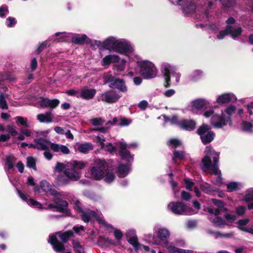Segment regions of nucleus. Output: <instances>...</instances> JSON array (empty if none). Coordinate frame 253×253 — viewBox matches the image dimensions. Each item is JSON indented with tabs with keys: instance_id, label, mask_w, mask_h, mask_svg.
Wrapping results in <instances>:
<instances>
[{
	"instance_id": "49530a36",
	"label": "nucleus",
	"mask_w": 253,
	"mask_h": 253,
	"mask_svg": "<svg viewBox=\"0 0 253 253\" xmlns=\"http://www.w3.org/2000/svg\"><path fill=\"white\" fill-rule=\"evenodd\" d=\"M40 186L41 190L42 191L46 192H48L50 190V188L51 187V186L50 185L49 183L45 180L41 181V182H40Z\"/></svg>"
},
{
	"instance_id": "37998d69",
	"label": "nucleus",
	"mask_w": 253,
	"mask_h": 253,
	"mask_svg": "<svg viewBox=\"0 0 253 253\" xmlns=\"http://www.w3.org/2000/svg\"><path fill=\"white\" fill-rule=\"evenodd\" d=\"M48 41H45L41 43L37 48V49L35 50V52L36 55H39L41 52H42L43 50H44L47 45Z\"/></svg>"
},
{
	"instance_id": "338daca9",
	"label": "nucleus",
	"mask_w": 253,
	"mask_h": 253,
	"mask_svg": "<svg viewBox=\"0 0 253 253\" xmlns=\"http://www.w3.org/2000/svg\"><path fill=\"white\" fill-rule=\"evenodd\" d=\"M123 234L119 229H116L114 231V236L117 240L120 241L123 237Z\"/></svg>"
},
{
	"instance_id": "f03ea898",
	"label": "nucleus",
	"mask_w": 253,
	"mask_h": 253,
	"mask_svg": "<svg viewBox=\"0 0 253 253\" xmlns=\"http://www.w3.org/2000/svg\"><path fill=\"white\" fill-rule=\"evenodd\" d=\"M108 164L104 160L98 159L95 161V165L91 169V175L96 180L103 178L105 173L108 170Z\"/></svg>"
},
{
	"instance_id": "1a4fd4ad",
	"label": "nucleus",
	"mask_w": 253,
	"mask_h": 253,
	"mask_svg": "<svg viewBox=\"0 0 253 253\" xmlns=\"http://www.w3.org/2000/svg\"><path fill=\"white\" fill-rule=\"evenodd\" d=\"M53 202L56 204V211L69 215L70 210L68 209L67 201L59 197H55L53 199Z\"/></svg>"
},
{
	"instance_id": "4d7b16f0",
	"label": "nucleus",
	"mask_w": 253,
	"mask_h": 253,
	"mask_svg": "<svg viewBox=\"0 0 253 253\" xmlns=\"http://www.w3.org/2000/svg\"><path fill=\"white\" fill-rule=\"evenodd\" d=\"M168 120L170 123L172 125H177L179 126V122L178 120V117L176 115H173L171 116L170 118H168Z\"/></svg>"
},
{
	"instance_id": "79ce46f5",
	"label": "nucleus",
	"mask_w": 253,
	"mask_h": 253,
	"mask_svg": "<svg viewBox=\"0 0 253 253\" xmlns=\"http://www.w3.org/2000/svg\"><path fill=\"white\" fill-rule=\"evenodd\" d=\"M66 169V165L64 164L57 162L54 169L56 172L60 173H62Z\"/></svg>"
},
{
	"instance_id": "4be33fe9",
	"label": "nucleus",
	"mask_w": 253,
	"mask_h": 253,
	"mask_svg": "<svg viewBox=\"0 0 253 253\" xmlns=\"http://www.w3.org/2000/svg\"><path fill=\"white\" fill-rule=\"evenodd\" d=\"M35 143H36L37 149L39 150H48V147L46 144L50 143V141L40 137L34 139Z\"/></svg>"
},
{
	"instance_id": "72a5a7b5",
	"label": "nucleus",
	"mask_w": 253,
	"mask_h": 253,
	"mask_svg": "<svg viewBox=\"0 0 253 253\" xmlns=\"http://www.w3.org/2000/svg\"><path fill=\"white\" fill-rule=\"evenodd\" d=\"M214 226L219 228L223 227L226 225L225 221L220 216H217L211 220Z\"/></svg>"
},
{
	"instance_id": "ddd939ff",
	"label": "nucleus",
	"mask_w": 253,
	"mask_h": 253,
	"mask_svg": "<svg viewBox=\"0 0 253 253\" xmlns=\"http://www.w3.org/2000/svg\"><path fill=\"white\" fill-rule=\"evenodd\" d=\"M192 111H205L210 107L209 102L203 98L195 99L192 102Z\"/></svg>"
},
{
	"instance_id": "e2e57ef3",
	"label": "nucleus",
	"mask_w": 253,
	"mask_h": 253,
	"mask_svg": "<svg viewBox=\"0 0 253 253\" xmlns=\"http://www.w3.org/2000/svg\"><path fill=\"white\" fill-rule=\"evenodd\" d=\"M48 144H49L50 146V149L54 152H58L60 151V146L56 143H52L50 141V143H48Z\"/></svg>"
},
{
	"instance_id": "774afa93",
	"label": "nucleus",
	"mask_w": 253,
	"mask_h": 253,
	"mask_svg": "<svg viewBox=\"0 0 253 253\" xmlns=\"http://www.w3.org/2000/svg\"><path fill=\"white\" fill-rule=\"evenodd\" d=\"M148 105V103L147 102V101H146V100H142L138 104V107L141 109V110H144L146 109V108L147 107Z\"/></svg>"
},
{
	"instance_id": "c756f323",
	"label": "nucleus",
	"mask_w": 253,
	"mask_h": 253,
	"mask_svg": "<svg viewBox=\"0 0 253 253\" xmlns=\"http://www.w3.org/2000/svg\"><path fill=\"white\" fill-rule=\"evenodd\" d=\"M129 167L126 164H120L118 168V172L119 177H124L128 173Z\"/></svg>"
},
{
	"instance_id": "6e6552de",
	"label": "nucleus",
	"mask_w": 253,
	"mask_h": 253,
	"mask_svg": "<svg viewBox=\"0 0 253 253\" xmlns=\"http://www.w3.org/2000/svg\"><path fill=\"white\" fill-rule=\"evenodd\" d=\"M231 122V117L228 116L226 118L224 115H213L211 118V123L216 128H221L226 126L228 122Z\"/></svg>"
},
{
	"instance_id": "423d86ee",
	"label": "nucleus",
	"mask_w": 253,
	"mask_h": 253,
	"mask_svg": "<svg viewBox=\"0 0 253 253\" xmlns=\"http://www.w3.org/2000/svg\"><path fill=\"white\" fill-rule=\"evenodd\" d=\"M140 74L145 79H151L155 76V68L153 64L148 61L140 62L138 64Z\"/></svg>"
},
{
	"instance_id": "f257e3e1",
	"label": "nucleus",
	"mask_w": 253,
	"mask_h": 253,
	"mask_svg": "<svg viewBox=\"0 0 253 253\" xmlns=\"http://www.w3.org/2000/svg\"><path fill=\"white\" fill-rule=\"evenodd\" d=\"M227 24L224 30L219 31L217 35V38L219 40H222L227 35H230L231 37L235 39L240 36L243 32V29L241 27L235 28L231 25L236 23L235 18L230 16L226 21Z\"/></svg>"
},
{
	"instance_id": "69168bd1",
	"label": "nucleus",
	"mask_w": 253,
	"mask_h": 253,
	"mask_svg": "<svg viewBox=\"0 0 253 253\" xmlns=\"http://www.w3.org/2000/svg\"><path fill=\"white\" fill-rule=\"evenodd\" d=\"M82 219L86 223H88L90 220V218L87 211H84L82 213L81 215Z\"/></svg>"
},
{
	"instance_id": "c03bdc74",
	"label": "nucleus",
	"mask_w": 253,
	"mask_h": 253,
	"mask_svg": "<svg viewBox=\"0 0 253 253\" xmlns=\"http://www.w3.org/2000/svg\"><path fill=\"white\" fill-rule=\"evenodd\" d=\"M0 108L2 109H8V105L5 99V97L2 93L0 94Z\"/></svg>"
},
{
	"instance_id": "052dcab7",
	"label": "nucleus",
	"mask_w": 253,
	"mask_h": 253,
	"mask_svg": "<svg viewBox=\"0 0 253 253\" xmlns=\"http://www.w3.org/2000/svg\"><path fill=\"white\" fill-rule=\"evenodd\" d=\"M8 12V6L6 5H2L0 7V17L3 18L5 16L4 12Z\"/></svg>"
},
{
	"instance_id": "0e129e2a",
	"label": "nucleus",
	"mask_w": 253,
	"mask_h": 253,
	"mask_svg": "<svg viewBox=\"0 0 253 253\" xmlns=\"http://www.w3.org/2000/svg\"><path fill=\"white\" fill-rule=\"evenodd\" d=\"M66 93L70 96H74L77 97H80V92L75 89H69L66 91Z\"/></svg>"
},
{
	"instance_id": "cd10ccee",
	"label": "nucleus",
	"mask_w": 253,
	"mask_h": 253,
	"mask_svg": "<svg viewBox=\"0 0 253 253\" xmlns=\"http://www.w3.org/2000/svg\"><path fill=\"white\" fill-rule=\"evenodd\" d=\"M162 72L164 74L165 81L164 85L165 88H169L170 85V71L167 67H164L162 69Z\"/></svg>"
},
{
	"instance_id": "39448f33",
	"label": "nucleus",
	"mask_w": 253,
	"mask_h": 253,
	"mask_svg": "<svg viewBox=\"0 0 253 253\" xmlns=\"http://www.w3.org/2000/svg\"><path fill=\"white\" fill-rule=\"evenodd\" d=\"M104 79L106 81V84L109 83V86L110 88L117 89L123 93L127 92V87L124 80L117 78L110 74L106 75Z\"/></svg>"
},
{
	"instance_id": "ea45409f",
	"label": "nucleus",
	"mask_w": 253,
	"mask_h": 253,
	"mask_svg": "<svg viewBox=\"0 0 253 253\" xmlns=\"http://www.w3.org/2000/svg\"><path fill=\"white\" fill-rule=\"evenodd\" d=\"M127 242L131 245L135 250L138 249L140 244L138 243V239L136 236H132L127 240Z\"/></svg>"
},
{
	"instance_id": "c85d7f7f",
	"label": "nucleus",
	"mask_w": 253,
	"mask_h": 253,
	"mask_svg": "<svg viewBox=\"0 0 253 253\" xmlns=\"http://www.w3.org/2000/svg\"><path fill=\"white\" fill-rule=\"evenodd\" d=\"M231 101L230 93H223L220 95L216 99V102L218 104H226Z\"/></svg>"
},
{
	"instance_id": "3c124183",
	"label": "nucleus",
	"mask_w": 253,
	"mask_h": 253,
	"mask_svg": "<svg viewBox=\"0 0 253 253\" xmlns=\"http://www.w3.org/2000/svg\"><path fill=\"white\" fill-rule=\"evenodd\" d=\"M223 6L226 7H233L236 3L235 0H219Z\"/></svg>"
},
{
	"instance_id": "f3484780",
	"label": "nucleus",
	"mask_w": 253,
	"mask_h": 253,
	"mask_svg": "<svg viewBox=\"0 0 253 253\" xmlns=\"http://www.w3.org/2000/svg\"><path fill=\"white\" fill-rule=\"evenodd\" d=\"M115 51L121 54H126L131 52V47L126 42L117 40Z\"/></svg>"
},
{
	"instance_id": "7ed1b4c3",
	"label": "nucleus",
	"mask_w": 253,
	"mask_h": 253,
	"mask_svg": "<svg viewBox=\"0 0 253 253\" xmlns=\"http://www.w3.org/2000/svg\"><path fill=\"white\" fill-rule=\"evenodd\" d=\"M211 129V127L209 125L203 124L197 130L196 133L200 135L201 141L204 145L209 144L212 141L215 136V133Z\"/></svg>"
},
{
	"instance_id": "bb28decb",
	"label": "nucleus",
	"mask_w": 253,
	"mask_h": 253,
	"mask_svg": "<svg viewBox=\"0 0 253 253\" xmlns=\"http://www.w3.org/2000/svg\"><path fill=\"white\" fill-rule=\"evenodd\" d=\"M93 145L90 142H85L80 144L78 146V150L82 153L87 154L88 152L93 149Z\"/></svg>"
},
{
	"instance_id": "7c9ffc66",
	"label": "nucleus",
	"mask_w": 253,
	"mask_h": 253,
	"mask_svg": "<svg viewBox=\"0 0 253 253\" xmlns=\"http://www.w3.org/2000/svg\"><path fill=\"white\" fill-rule=\"evenodd\" d=\"M56 180L59 184L66 185L69 184L70 182L68 179L66 174H65V172L63 171L62 173H59L56 177Z\"/></svg>"
},
{
	"instance_id": "6e6d98bb",
	"label": "nucleus",
	"mask_w": 253,
	"mask_h": 253,
	"mask_svg": "<svg viewBox=\"0 0 253 253\" xmlns=\"http://www.w3.org/2000/svg\"><path fill=\"white\" fill-rule=\"evenodd\" d=\"M246 209L245 206H240L236 208V212L238 215H243L245 213Z\"/></svg>"
},
{
	"instance_id": "de8ad7c7",
	"label": "nucleus",
	"mask_w": 253,
	"mask_h": 253,
	"mask_svg": "<svg viewBox=\"0 0 253 253\" xmlns=\"http://www.w3.org/2000/svg\"><path fill=\"white\" fill-rule=\"evenodd\" d=\"M115 175L113 172L106 171L104 180L107 183L112 182L115 178Z\"/></svg>"
},
{
	"instance_id": "5fc2aeb1",
	"label": "nucleus",
	"mask_w": 253,
	"mask_h": 253,
	"mask_svg": "<svg viewBox=\"0 0 253 253\" xmlns=\"http://www.w3.org/2000/svg\"><path fill=\"white\" fill-rule=\"evenodd\" d=\"M211 201L214 205L217 206L218 208H223V207H224L225 205V204L222 201L216 199L212 198L211 199Z\"/></svg>"
},
{
	"instance_id": "5701e85b",
	"label": "nucleus",
	"mask_w": 253,
	"mask_h": 253,
	"mask_svg": "<svg viewBox=\"0 0 253 253\" xmlns=\"http://www.w3.org/2000/svg\"><path fill=\"white\" fill-rule=\"evenodd\" d=\"M120 57L117 55H108L105 56L102 61L103 66L108 65L112 63H118L120 61Z\"/></svg>"
},
{
	"instance_id": "393cba45",
	"label": "nucleus",
	"mask_w": 253,
	"mask_h": 253,
	"mask_svg": "<svg viewBox=\"0 0 253 253\" xmlns=\"http://www.w3.org/2000/svg\"><path fill=\"white\" fill-rule=\"evenodd\" d=\"M96 93L94 89H83L80 93V97L84 99H90L92 98Z\"/></svg>"
},
{
	"instance_id": "2f4dec72",
	"label": "nucleus",
	"mask_w": 253,
	"mask_h": 253,
	"mask_svg": "<svg viewBox=\"0 0 253 253\" xmlns=\"http://www.w3.org/2000/svg\"><path fill=\"white\" fill-rule=\"evenodd\" d=\"M185 159V153L183 151H179L175 150L173 152L172 161L173 163L176 164L177 161L183 160Z\"/></svg>"
},
{
	"instance_id": "a18cd8bd",
	"label": "nucleus",
	"mask_w": 253,
	"mask_h": 253,
	"mask_svg": "<svg viewBox=\"0 0 253 253\" xmlns=\"http://www.w3.org/2000/svg\"><path fill=\"white\" fill-rule=\"evenodd\" d=\"M227 191L231 192L236 191L237 189L238 185L236 182H231L227 185Z\"/></svg>"
},
{
	"instance_id": "20e7f679",
	"label": "nucleus",
	"mask_w": 253,
	"mask_h": 253,
	"mask_svg": "<svg viewBox=\"0 0 253 253\" xmlns=\"http://www.w3.org/2000/svg\"><path fill=\"white\" fill-rule=\"evenodd\" d=\"M171 211L175 214L193 215L196 213L190 207L187 206L182 202H172L168 205Z\"/></svg>"
},
{
	"instance_id": "e433bc0d",
	"label": "nucleus",
	"mask_w": 253,
	"mask_h": 253,
	"mask_svg": "<svg viewBox=\"0 0 253 253\" xmlns=\"http://www.w3.org/2000/svg\"><path fill=\"white\" fill-rule=\"evenodd\" d=\"M72 244L76 253H85L84 248L79 241L73 240Z\"/></svg>"
},
{
	"instance_id": "a211bd4d",
	"label": "nucleus",
	"mask_w": 253,
	"mask_h": 253,
	"mask_svg": "<svg viewBox=\"0 0 253 253\" xmlns=\"http://www.w3.org/2000/svg\"><path fill=\"white\" fill-rule=\"evenodd\" d=\"M196 124V121L194 120L183 119L180 121L179 126L183 129L192 131L195 129Z\"/></svg>"
},
{
	"instance_id": "9b49d317",
	"label": "nucleus",
	"mask_w": 253,
	"mask_h": 253,
	"mask_svg": "<svg viewBox=\"0 0 253 253\" xmlns=\"http://www.w3.org/2000/svg\"><path fill=\"white\" fill-rule=\"evenodd\" d=\"M121 97L116 91L111 90L106 92L102 96V101L108 103H114L117 102Z\"/></svg>"
},
{
	"instance_id": "473e14b6",
	"label": "nucleus",
	"mask_w": 253,
	"mask_h": 253,
	"mask_svg": "<svg viewBox=\"0 0 253 253\" xmlns=\"http://www.w3.org/2000/svg\"><path fill=\"white\" fill-rule=\"evenodd\" d=\"M16 158L13 155L6 156L5 159V164L7 166L8 170L14 169V164L16 160Z\"/></svg>"
},
{
	"instance_id": "c9c22d12",
	"label": "nucleus",
	"mask_w": 253,
	"mask_h": 253,
	"mask_svg": "<svg viewBox=\"0 0 253 253\" xmlns=\"http://www.w3.org/2000/svg\"><path fill=\"white\" fill-rule=\"evenodd\" d=\"M212 157L210 155H207L202 159V162L203 164L204 167L206 169H210L211 165L212 164L211 163V159Z\"/></svg>"
},
{
	"instance_id": "f8f14e48",
	"label": "nucleus",
	"mask_w": 253,
	"mask_h": 253,
	"mask_svg": "<svg viewBox=\"0 0 253 253\" xmlns=\"http://www.w3.org/2000/svg\"><path fill=\"white\" fill-rule=\"evenodd\" d=\"M117 40L113 38L110 37L105 40L103 42H101L100 41H95V44L98 46H101L103 49H105L109 50H115Z\"/></svg>"
},
{
	"instance_id": "a19ab883",
	"label": "nucleus",
	"mask_w": 253,
	"mask_h": 253,
	"mask_svg": "<svg viewBox=\"0 0 253 253\" xmlns=\"http://www.w3.org/2000/svg\"><path fill=\"white\" fill-rule=\"evenodd\" d=\"M168 146H172L174 148L181 146L182 143L176 138H171L167 142Z\"/></svg>"
},
{
	"instance_id": "680f3d73",
	"label": "nucleus",
	"mask_w": 253,
	"mask_h": 253,
	"mask_svg": "<svg viewBox=\"0 0 253 253\" xmlns=\"http://www.w3.org/2000/svg\"><path fill=\"white\" fill-rule=\"evenodd\" d=\"M181 198L183 200L189 201L191 198V195L189 192L182 191L181 193Z\"/></svg>"
},
{
	"instance_id": "864d4df0",
	"label": "nucleus",
	"mask_w": 253,
	"mask_h": 253,
	"mask_svg": "<svg viewBox=\"0 0 253 253\" xmlns=\"http://www.w3.org/2000/svg\"><path fill=\"white\" fill-rule=\"evenodd\" d=\"M168 249L169 250V251L173 253H186V250L179 249L172 246H169L168 247Z\"/></svg>"
},
{
	"instance_id": "f704fd0d",
	"label": "nucleus",
	"mask_w": 253,
	"mask_h": 253,
	"mask_svg": "<svg viewBox=\"0 0 253 253\" xmlns=\"http://www.w3.org/2000/svg\"><path fill=\"white\" fill-rule=\"evenodd\" d=\"M74 236L73 232L72 230H67L62 233H61L59 235V237L61 240V241L63 243H66L69 239L72 237Z\"/></svg>"
},
{
	"instance_id": "603ef678",
	"label": "nucleus",
	"mask_w": 253,
	"mask_h": 253,
	"mask_svg": "<svg viewBox=\"0 0 253 253\" xmlns=\"http://www.w3.org/2000/svg\"><path fill=\"white\" fill-rule=\"evenodd\" d=\"M244 200L248 203L253 201V188L251 189L244 197Z\"/></svg>"
},
{
	"instance_id": "2eb2a0df",
	"label": "nucleus",
	"mask_w": 253,
	"mask_h": 253,
	"mask_svg": "<svg viewBox=\"0 0 253 253\" xmlns=\"http://www.w3.org/2000/svg\"><path fill=\"white\" fill-rule=\"evenodd\" d=\"M182 9L185 14H193L196 12V5L193 0H184Z\"/></svg>"
},
{
	"instance_id": "dca6fc26",
	"label": "nucleus",
	"mask_w": 253,
	"mask_h": 253,
	"mask_svg": "<svg viewBox=\"0 0 253 253\" xmlns=\"http://www.w3.org/2000/svg\"><path fill=\"white\" fill-rule=\"evenodd\" d=\"M48 242L53 246V248L56 252L63 253L65 250L64 245L60 243L57 239L55 235H50Z\"/></svg>"
},
{
	"instance_id": "4c0bfd02",
	"label": "nucleus",
	"mask_w": 253,
	"mask_h": 253,
	"mask_svg": "<svg viewBox=\"0 0 253 253\" xmlns=\"http://www.w3.org/2000/svg\"><path fill=\"white\" fill-rule=\"evenodd\" d=\"M27 167L32 169L35 170H37L36 160L32 156H29L27 158Z\"/></svg>"
},
{
	"instance_id": "58836bf2",
	"label": "nucleus",
	"mask_w": 253,
	"mask_h": 253,
	"mask_svg": "<svg viewBox=\"0 0 253 253\" xmlns=\"http://www.w3.org/2000/svg\"><path fill=\"white\" fill-rule=\"evenodd\" d=\"M242 126L243 130L249 132H253V124L252 123L244 121L242 123Z\"/></svg>"
},
{
	"instance_id": "09e8293b",
	"label": "nucleus",
	"mask_w": 253,
	"mask_h": 253,
	"mask_svg": "<svg viewBox=\"0 0 253 253\" xmlns=\"http://www.w3.org/2000/svg\"><path fill=\"white\" fill-rule=\"evenodd\" d=\"M27 204L35 208H38L39 209H42V205L40 202L34 200L32 198H30L27 202Z\"/></svg>"
},
{
	"instance_id": "13d9d810",
	"label": "nucleus",
	"mask_w": 253,
	"mask_h": 253,
	"mask_svg": "<svg viewBox=\"0 0 253 253\" xmlns=\"http://www.w3.org/2000/svg\"><path fill=\"white\" fill-rule=\"evenodd\" d=\"M7 131L10 134V136H15L18 134V131L10 125L7 126Z\"/></svg>"
},
{
	"instance_id": "9d476101",
	"label": "nucleus",
	"mask_w": 253,
	"mask_h": 253,
	"mask_svg": "<svg viewBox=\"0 0 253 253\" xmlns=\"http://www.w3.org/2000/svg\"><path fill=\"white\" fill-rule=\"evenodd\" d=\"M157 237L159 240L156 241V244L167 246L168 245V240L170 237V232L166 228H160L157 233Z\"/></svg>"
},
{
	"instance_id": "8fccbe9b",
	"label": "nucleus",
	"mask_w": 253,
	"mask_h": 253,
	"mask_svg": "<svg viewBox=\"0 0 253 253\" xmlns=\"http://www.w3.org/2000/svg\"><path fill=\"white\" fill-rule=\"evenodd\" d=\"M16 123L17 124H19L20 125L25 126L26 127H28V125H27L28 119L27 118H24L21 116H17L16 118Z\"/></svg>"
},
{
	"instance_id": "0eeeda50",
	"label": "nucleus",
	"mask_w": 253,
	"mask_h": 253,
	"mask_svg": "<svg viewBox=\"0 0 253 253\" xmlns=\"http://www.w3.org/2000/svg\"><path fill=\"white\" fill-rule=\"evenodd\" d=\"M205 153L207 155H210L212 157L213 163L211 165L210 169L212 171V174L216 175L218 173V163L219 161V153H217L211 146L206 147Z\"/></svg>"
},
{
	"instance_id": "a878e982",
	"label": "nucleus",
	"mask_w": 253,
	"mask_h": 253,
	"mask_svg": "<svg viewBox=\"0 0 253 253\" xmlns=\"http://www.w3.org/2000/svg\"><path fill=\"white\" fill-rule=\"evenodd\" d=\"M37 118L40 123H50L52 122V118L50 112H46L44 114H39L37 116Z\"/></svg>"
},
{
	"instance_id": "4468645a",
	"label": "nucleus",
	"mask_w": 253,
	"mask_h": 253,
	"mask_svg": "<svg viewBox=\"0 0 253 253\" xmlns=\"http://www.w3.org/2000/svg\"><path fill=\"white\" fill-rule=\"evenodd\" d=\"M119 155L122 159L128 163H130L133 160V155H131L130 152L126 149V145L124 143H121L120 145Z\"/></svg>"
},
{
	"instance_id": "bf43d9fd",
	"label": "nucleus",
	"mask_w": 253,
	"mask_h": 253,
	"mask_svg": "<svg viewBox=\"0 0 253 253\" xmlns=\"http://www.w3.org/2000/svg\"><path fill=\"white\" fill-rule=\"evenodd\" d=\"M184 182L186 184V189L189 191L192 190V186L194 185V183L190 180L189 178H185Z\"/></svg>"
},
{
	"instance_id": "6ab92c4d",
	"label": "nucleus",
	"mask_w": 253,
	"mask_h": 253,
	"mask_svg": "<svg viewBox=\"0 0 253 253\" xmlns=\"http://www.w3.org/2000/svg\"><path fill=\"white\" fill-rule=\"evenodd\" d=\"M60 101L58 99H49L48 98H44L42 99L41 101V107L51 108L54 109L59 104Z\"/></svg>"
},
{
	"instance_id": "b1692460",
	"label": "nucleus",
	"mask_w": 253,
	"mask_h": 253,
	"mask_svg": "<svg viewBox=\"0 0 253 253\" xmlns=\"http://www.w3.org/2000/svg\"><path fill=\"white\" fill-rule=\"evenodd\" d=\"M72 42L75 44L78 45H83L84 43L89 44L91 42V40L89 39L85 34L82 35L81 37L76 36L72 38Z\"/></svg>"
},
{
	"instance_id": "aec40b11",
	"label": "nucleus",
	"mask_w": 253,
	"mask_h": 253,
	"mask_svg": "<svg viewBox=\"0 0 253 253\" xmlns=\"http://www.w3.org/2000/svg\"><path fill=\"white\" fill-rule=\"evenodd\" d=\"M64 171L70 182L71 181H78L81 177V172L72 168H67Z\"/></svg>"
},
{
	"instance_id": "412c9836",
	"label": "nucleus",
	"mask_w": 253,
	"mask_h": 253,
	"mask_svg": "<svg viewBox=\"0 0 253 253\" xmlns=\"http://www.w3.org/2000/svg\"><path fill=\"white\" fill-rule=\"evenodd\" d=\"M87 164V162H84L82 161L71 160L68 162L67 166L70 167L77 171H79V170L83 169Z\"/></svg>"
}]
</instances>
